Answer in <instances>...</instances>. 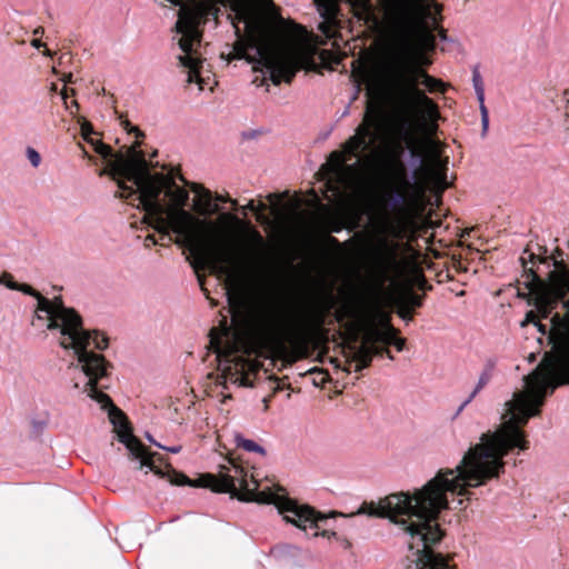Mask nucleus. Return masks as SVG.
<instances>
[{"label":"nucleus","instance_id":"obj_1","mask_svg":"<svg viewBox=\"0 0 569 569\" xmlns=\"http://www.w3.org/2000/svg\"><path fill=\"white\" fill-rule=\"evenodd\" d=\"M539 258V262L548 269L547 278L542 279L533 269L523 266L528 271L526 284L535 298V306L542 318L551 316L550 338L553 341V353L547 356L542 366L535 373L523 377V389L512 393V398L505 402L501 411L500 425L495 431L481 435L480 441L471 446L455 468H442L436 476L417 490H469L485 485L488 480L498 478L505 469L503 457L513 449L527 450L529 441L522 427L530 418L541 412L546 398L556 388L569 383V337L561 335L556 318L560 322L569 316L562 303L552 302L548 310L538 305V283L549 281L552 272V257Z\"/></svg>","mask_w":569,"mask_h":569},{"label":"nucleus","instance_id":"obj_2","mask_svg":"<svg viewBox=\"0 0 569 569\" xmlns=\"http://www.w3.org/2000/svg\"><path fill=\"white\" fill-rule=\"evenodd\" d=\"M131 157L119 156L112 163V173L127 177L131 186L119 182L120 198L137 201L146 216L143 221L158 232L169 237L178 236L177 243L189 247L201 263L226 277L230 305H237L257 258L266 250L261 233L249 223L229 216L240 224L252 246V252H244L226 246L219 239V228L212 221L200 219L184 209L189 192L177 186L170 174L151 172L143 153L132 151Z\"/></svg>","mask_w":569,"mask_h":569},{"label":"nucleus","instance_id":"obj_3","mask_svg":"<svg viewBox=\"0 0 569 569\" xmlns=\"http://www.w3.org/2000/svg\"><path fill=\"white\" fill-rule=\"evenodd\" d=\"M401 153L402 147L399 144L382 163V192L379 198L382 211L379 230L385 238L370 277L369 307L362 323V341L360 345L348 346L347 362L355 366V371L369 367L372 357L381 356L386 350V347L377 346L381 340H367V336L371 327L381 328L377 323L378 313H381L380 301L385 295V286L397 268V246L390 244L387 238L403 239L422 208L423 187L417 182L415 176L409 174Z\"/></svg>","mask_w":569,"mask_h":569},{"label":"nucleus","instance_id":"obj_4","mask_svg":"<svg viewBox=\"0 0 569 569\" xmlns=\"http://www.w3.org/2000/svg\"><path fill=\"white\" fill-rule=\"evenodd\" d=\"M16 290L38 300L37 312L46 315L47 329L58 330L60 347L72 351L76 357V362L72 361L68 368L80 370L86 377L82 391L101 403L103 408L110 407V420L117 429L119 441L128 449L129 457L138 461L139 469L147 467L150 471L163 477L164 473L154 465L152 455L131 433L123 412L114 407L111 398L102 391L108 388L104 380L112 366L94 350L107 349L109 339L98 330L84 329L81 316L73 308L66 307L60 297L49 300L27 283H18Z\"/></svg>","mask_w":569,"mask_h":569},{"label":"nucleus","instance_id":"obj_5","mask_svg":"<svg viewBox=\"0 0 569 569\" xmlns=\"http://www.w3.org/2000/svg\"><path fill=\"white\" fill-rule=\"evenodd\" d=\"M379 2L386 29L400 43L397 49L389 51L381 60L380 77L393 102L405 116H415L421 126L427 127L429 132L433 133L438 128L437 121L440 119L438 106L419 88V84L425 86L430 93L445 92L446 84L428 74L417 63L409 47L411 38L418 31L438 24L441 8L428 0V17H423L415 28L402 33L388 23L381 0Z\"/></svg>","mask_w":569,"mask_h":569},{"label":"nucleus","instance_id":"obj_6","mask_svg":"<svg viewBox=\"0 0 569 569\" xmlns=\"http://www.w3.org/2000/svg\"><path fill=\"white\" fill-rule=\"evenodd\" d=\"M229 18L237 57L252 63L254 71L266 70L274 84L290 82L299 70L298 57L280 41L272 16L253 0H232Z\"/></svg>","mask_w":569,"mask_h":569},{"label":"nucleus","instance_id":"obj_7","mask_svg":"<svg viewBox=\"0 0 569 569\" xmlns=\"http://www.w3.org/2000/svg\"><path fill=\"white\" fill-rule=\"evenodd\" d=\"M172 485H190L210 488L216 492H228L232 497H237L241 501H256V502H273L278 512L283 515L287 522L307 531L308 529H319L320 522L326 521L325 515L316 512L308 506H300L289 498L272 499V496L266 492L258 491V481L247 476L244 469L236 463L228 466H220L218 475L206 473L202 475L197 483H193L189 478L182 473L172 471L168 475ZM319 532L315 531L312 536H318Z\"/></svg>","mask_w":569,"mask_h":569},{"label":"nucleus","instance_id":"obj_8","mask_svg":"<svg viewBox=\"0 0 569 569\" xmlns=\"http://www.w3.org/2000/svg\"><path fill=\"white\" fill-rule=\"evenodd\" d=\"M330 308L331 302L323 300L287 317L261 310L254 318V326L261 340L269 346L278 349H284L287 343L299 347L323 326Z\"/></svg>","mask_w":569,"mask_h":569},{"label":"nucleus","instance_id":"obj_9","mask_svg":"<svg viewBox=\"0 0 569 569\" xmlns=\"http://www.w3.org/2000/svg\"><path fill=\"white\" fill-rule=\"evenodd\" d=\"M383 139V127L381 114L371 103H368L362 122L357 127L356 132L343 146V152L333 151L328 161L330 172L346 187H350L351 176L357 168L355 164H347L345 153L356 157L367 164H371L380 151V143Z\"/></svg>","mask_w":569,"mask_h":569},{"label":"nucleus","instance_id":"obj_10","mask_svg":"<svg viewBox=\"0 0 569 569\" xmlns=\"http://www.w3.org/2000/svg\"><path fill=\"white\" fill-rule=\"evenodd\" d=\"M563 99L567 102L569 109V89L563 91ZM568 251L557 247L552 257V272L549 274V281L546 283L540 282L536 277L538 283V305L542 310H548L551 303L560 302L566 308L569 316V241L567 242ZM558 329L561 335L569 337V317L562 322L559 318H556Z\"/></svg>","mask_w":569,"mask_h":569},{"label":"nucleus","instance_id":"obj_11","mask_svg":"<svg viewBox=\"0 0 569 569\" xmlns=\"http://www.w3.org/2000/svg\"><path fill=\"white\" fill-rule=\"evenodd\" d=\"M388 23L406 33L428 17V0H381Z\"/></svg>","mask_w":569,"mask_h":569},{"label":"nucleus","instance_id":"obj_12","mask_svg":"<svg viewBox=\"0 0 569 569\" xmlns=\"http://www.w3.org/2000/svg\"><path fill=\"white\" fill-rule=\"evenodd\" d=\"M217 358L219 360V368L221 376L218 378V383L226 388L227 383H234L241 387H251L248 376L243 372L246 363L241 357L234 355L233 351L224 350L220 346L216 347Z\"/></svg>","mask_w":569,"mask_h":569},{"label":"nucleus","instance_id":"obj_13","mask_svg":"<svg viewBox=\"0 0 569 569\" xmlns=\"http://www.w3.org/2000/svg\"><path fill=\"white\" fill-rule=\"evenodd\" d=\"M381 328L371 327L367 340H381V343L393 345L398 351H402L406 346V340L398 337V329H396L390 322L389 313H378Z\"/></svg>","mask_w":569,"mask_h":569},{"label":"nucleus","instance_id":"obj_14","mask_svg":"<svg viewBox=\"0 0 569 569\" xmlns=\"http://www.w3.org/2000/svg\"><path fill=\"white\" fill-rule=\"evenodd\" d=\"M317 10L322 18L318 29L327 37L333 38L338 27V4L335 0H316Z\"/></svg>","mask_w":569,"mask_h":569},{"label":"nucleus","instance_id":"obj_15","mask_svg":"<svg viewBox=\"0 0 569 569\" xmlns=\"http://www.w3.org/2000/svg\"><path fill=\"white\" fill-rule=\"evenodd\" d=\"M91 144L93 146V149L94 151L100 154L103 159L108 160V167L102 171V173H107L109 174L113 180L117 181V184L119 186V182H123L124 184H127V181H130L127 177L124 176H120V174H113L111 169H112V163L117 160V158L119 156H123V157H131L132 156V151L134 150L137 153H142L141 151H138L137 150V146H132L128 149V152L127 154L124 153H113L112 149L110 146L108 144H104L103 142L101 141H94V140H91Z\"/></svg>","mask_w":569,"mask_h":569},{"label":"nucleus","instance_id":"obj_16","mask_svg":"<svg viewBox=\"0 0 569 569\" xmlns=\"http://www.w3.org/2000/svg\"><path fill=\"white\" fill-rule=\"evenodd\" d=\"M192 191L198 194V201L194 203V208L201 216H211L219 211V207L212 200V194L208 189H204L200 184H192Z\"/></svg>","mask_w":569,"mask_h":569},{"label":"nucleus","instance_id":"obj_17","mask_svg":"<svg viewBox=\"0 0 569 569\" xmlns=\"http://www.w3.org/2000/svg\"><path fill=\"white\" fill-rule=\"evenodd\" d=\"M447 160H442L439 150L432 147L430 154V173L433 177L436 183L445 189L448 187L447 183Z\"/></svg>","mask_w":569,"mask_h":569},{"label":"nucleus","instance_id":"obj_18","mask_svg":"<svg viewBox=\"0 0 569 569\" xmlns=\"http://www.w3.org/2000/svg\"><path fill=\"white\" fill-rule=\"evenodd\" d=\"M393 303L412 310L422 306V297L411 289H403L393 297Z\"/></svg>","mask_w":569,"mask_h":569},{"label":"nucleus","instance_id":"obj_19","mask_svg":"<svg viewBox=\"0 0 569 569\" xmlns=\"http://www.w3.org/2000/svg\"><path fill=\"white\" fill-rule=\"evenodd\" d=\"M528 323H533L535 326H537V327H538V330H539L541 333H543V335H546V333H547V328H546V326L537 321V315H536V312H535L533 310H530V311H528V312H527L525 320L521 322V326H522V327H525V326H527ZM550 323H551V326H550V329L548 330V339H549L550 343L553 346V341H552V340H551V338H550V331H551L552 322L550 321ZM551 353H553V347L551 348V350H550L549 352H546V353H545V357H543V359L541 360V362L537 366V368H536V369H535L530 375L535 373V372H536V370H537L540 366H542V365H543V362H545V360H546L547 356H549V355H551Z\"/></svg>","mask_w":569,"mask_h":569},{"label":"nucleus","instance_id":"obj_20","mask_svg":"<svg viewBox=\"0 0 569 569\" xmlns=\"http://www.w3.org/2000/svg\"><path fill=\"white\" fill-rule=\"evenodd\" d=\"M491 379L490 370H483L479 376L478 382L475 389L471 391L469 397L460 405L458 408L456 416L460 415L462 410L476 398V396L489 383Z\"/></svg>","mask_w":569,"mask_h":569},{"label":"nucleus","instance_id":"obj_21","mask_svg":"<svg viewBox=\"0 0 569 569\" xmlns=\"http://www.w3.org/2000/svg\"><path fill=\"white\" fill-rule=\"evenodd\" d=\"M234 442L238 448H241L248 452H256L261 456H266V450L263 447L254 442L253 440L244 438L240 433L234 435Z\"/></svg>","mask_w":569,"mask_h":569},{"label":"nucleus","instance_id":"obj_22","mask_svg":"<svg viewBox=\"0 0 569 569\" xmlns=\"http://www.w3.org/2000/svg\"><path fill=\"white\" fill-rule=\"evenodd\" d=\"M472 84L477 96L479 104L485 102V84L478 67L472 70Z\"/></svg>","mask_w":569,"mask_h":569},{"label":"nucleus","instance_id":"obj_23","mask_svg":"<svg viewBox=\"0 0 569 569\" xmlns=\"http://www.w3.org/2000/svg\"><path fill=\"white\" fill-rule=\"evenodd\" d=\"M246 210H250V211L257 212V219H258L259 221H264V220H267V218L262 214V212H263L264 210H267V206H266L264 203H262V202H260V203H259V206L257 207V206L254 204V201H253V200H250V201L248 202V204H247L246 207H243V212H244Z\"/></svg>","mask_w":569,"mask_h":569},{"label":"nucleus","instance_id":"obj_24","mask_svg":"<svg viewBox=\"0 0 569 569\" xmlns=\"http://www.w3.org/2000/svg\"><path fill=\"white\" fill-rule=\"evenodd\" d=\"M26 154L33 168H38L40 166L41 156L34 148L28 147L26 150Z\"/></svg>","mask_w":569,"mask_h":569},{"label":"nucleus","instance_id":"obj_25","mask_svg":"<svg viewBox=\"0 0 569 569\" xmlns=\"http://www.w3.org/2000/svg\"><path fill=\"white\" fill-rule=\"evenodd\" d=\"M479 110L481 114L482 136H486L489 128V111L485 102H482V104H479Z\"/></svg>","mask_w":569,"mask_h":569},{"label":"nucleus","instance_id":"obj_26","mask_svg":"<svg viewBox=\"0 0 569 569\" xmlns=\"http://www.w3.org/2000/svg\"><path fill=\"white\" fill-rule=\"evenodd\" d=\"M0 283L11 290H16V288H18V282L13 280V276L9 272H3L0 276Z\"/></svg>","mask_w":569,"mask_h":569},{"label":"nucleus","instance_id":"obj_27","mask_svg":"<svg viewBox=\"0 0 569 569\" xmlns=\"http://www.w3.org/2000/svg\"><path fill=\"white\" fill-rule=\"evenodd\" d=\"M396 307H397V313L402 320H405L406 322H409L412 320L411 309H408L403 306H396Z\"/></svg>","mask_w":569,"mask_h":569},{"label":"nucleus","instance_id":"obj_28","mask_svg":"<svg viewBox=\"0 0 569 569\" xmlns=\"http://www.w3.org/2000/svg\"><path fill=\"white\" fill-rule=\"evenodd\" d=\"M81 133H82V137L91 143V138L90 136L93 133V129L91 127L90 123L88 122H83L82 126H81Z\"/></svg>","mask_w":569,"mask_h":569},{"label":"nucleus","instance_id":"obj_29","mask_svg":"<svg viewBox=\"0 0 569 569\" xmlns=\"http://www.w3.org/2000/svg\"><path fill=\"white\" fill-rule=\"evenodd\" d=\"M61 99L63 100V102L66 104V108L69 109L70 107H69L68 101H67V99H68V91H67V89H63L61 91Z\"/></svg>","mask_w":569,"mask_h":569},{"label":"nucleus","instance_id":"obj_30","mask_svg":"<svg viewBox=\"0 0 569 569\" xmlns=\"http://www.w3.org/2000/svg\"><path fill=\"white\" fill-rule=\"evenodd\" d=\"M124 127H126V129H128L130 132H131V131L137 132V136H140V134H141V132H140L136 127H130V124H129V122H128V121H126Z\"/></svg>","mask_w":569,"mask_h":569},{"label":"nucleus","instance_id":"obj_31","mask_svg":"<svg viewBox=\"0 0 569 569\" xmlns=\"http://www.w3.org/2000/svg\"><path fill=\"white\" fill-rule=\"evenodd\" d=\"M31 46L37 48V49H39V48H41L43 46V43L39 39H33L31 41Z\"/></svg>","mask_w":569,"mask_h":569},{"label":"nucleus","instance_id":"obj_32","mask_svg":"<svg viewBox=\"0 0 569 569\" xmlns=\"http://www.w3.org/2000/svg\"><path fill=\"white\" fill-rule=\"evenodd\" d=\"M269 402H270V397H264L262 399V403H263V411H267L269 409Z\"/></svg>","mask_w":569,"mask_h":569},{"label":"nucleus","instance_id":"obj_33","mask_svg":"<svg viewBox=\"0 0 569 569\" xmlns=\"http://www.w3.org/2000/svg\"><path fill=\"white\" fill-rule=\"evenodd\" d=\"M164 449L172 453H178L180 451L181 447L177 446V447H170V448H164Z\"/></svg>","mask_w":569,"mask_h":569},{"label":"nucleus","instance_id":"obj_34","mask_svg":"<svg viewBox=\"0 0 569 569\" xmlns=\"http://www.w3.org/2000/svg\"><path fill=\"white\" fill-rule=\"evenodd\" d=\"M61 80L63 82H72V74L71 73L64 74Z\"/></svg>","mask_w":569,"mask_h":569},{"label":"nucleus","instance_id":"obj_35","mask_svg":"<svg viewBox=\"0 0 569 569\" xmlns=\"http://www.w3.org/2000/svg\"><path fill=\"white\" fill-rule=\"evenodd\" d=\"M383 355H386L390 360H393V356L391 355V352L389 351V349L386 348V350L383 351Z\"/></svg>","mask_w":569,"mask_h":569},{"label":"nucleus","instance_id":"obj_36","mask_svg":"<svg viewBox=\"0 0 569 569\" xmlns=\"http://www.w3.org/2000/svg\"><path fill=\"white\" fill-rule=\"evenodd\" d=\"M43 33V30L41 28H37L34 31H33V34L38 36V34H42Z\"/></svg>","mask_w":569,"mask_h":569},{"label":"nucleus","instance_id":"obj_37","mask_svg":"<svg viewBox=\"0 0 569 569\" xmlns=\"http://www.w3.org/2000/svg\"><path fill=\"white\" fill-rule=\"evenodd\" d=\"M216 199L221 202L228 201V199L222 196H217Z\"/></svg>","mask_w":569,"mask_h":569},{"label":"nucleus","instance_id":"obj_38","mask_svg":"<svg viewBox=\"0 0 569 569\" xmlns=\"http://www.w3.org/2000/svg\"><path fill=\"white\" fill-rule=\"evenodd\" d=\"M71 107L78 108V102L76 100L71 101Z\"/></svg>","mask_w":569,"mask_h":569},{"label":"nucleus","instance_id":"obj_39","mask_svg":"<svg viewBox=\"0 0 569 569\" xmlns=\"http://www.w3.org/2000/svg\"><path fill=\"white\" fill-rule=\"evenodd\" d=\"M147 239H150L156 243L153 236H148Z\"/></svg>","mask_w":569,"mask_h":569},{"label":"nucleus","instance_id":"obj_40","mask_svg":"<svg viewBox=\"0 0 569 569\" xmlns=\"http://www.w3.org/2000/svg\"><path fill=\"white\" fill-rule=\"evenodd\" d=\"M223 397H224L223 401H224L226 399H230V398H231V396H230V395H226V396H223Z\"/></svg>","mask_w":569,"mask_h":569},{"label":"nucleus","instance_id":"obj_41","mask_svg":"<svg viewBox=\"0 0 569 569\" xmlns=\"http://www.w3.org/2000/svg\"><path fill=\"white\" fill-rule=\"evenodd\" d=\"M274 197H276L274 194H269V196H268V198H269L270 200H272Z\"/></svg>","mask_w":569,"mask_h":569},{"label":"nucleus","instance_id":"obj_42","mask_svg":"<svg viewBox=\"0 0 569 569\" xmlns=\"http://www.w3.org/2000/svg\"><path fill=\"white\" fill-rule=\"evenodd\" d=\"M44 54L51 56L50 50H47V51L44 52Z\"/></svg>","mask_w":569,"mask_h":569},{"label":"nucleus","instance_id":"obj_43","mask_svg":"<svg viewBox=\"0 0 569 569\" xmlns=\"http://www.w3.org/2000/svg\"><path fill=\"white\" fill-rule=\"evenodd\" d=\"M74 388H77V389H79V388H80V386H79V383H78V382H76V383H74Z\"/></svg>","mask_w":569,"mask_h":569},{"label":"nucleus","instance_id":"obj_44","mask_svg":"<svg viewBox=\"0 0 569 569\" xmlns=\"http://www.w3.org/2000/svg\"><path fill=\"white\" fill-rule=\"evenodd\" d=\"M148 439H149V441L154 442L150 436H148Z\"/></svg>","mask_w":569,"mask_h":569},{"label":"nucleus","instance_id":"obj_45","mask_svg":"<svg viewBox=\"0 0 569 569\" xmlns=\"http://www.w3.org/2000/svg\"><path fill=\"white\" fill-rule=\"evenodd\" d=\"M462 502H463V500H462V499H459V500H458V503H459V505H462Z\"/></svg>","mask_w":569,"mask_h":569}]
</instances>
